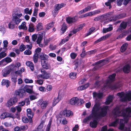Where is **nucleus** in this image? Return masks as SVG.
<instances>
[{"label":"nucleus","instance_id":"nucleus-50","mask_svg":"<svg viewBox=\"0 0 131 131\" xmlns=\"http://www.w3.org/2000/svg\"><path fill=\"white\" fill-rule=\"evenodd\" d=\"M129 33V31H126L123 32V33L120 35L118 37H121L122 38L124 36H125L128 34Z\"/></svg>","mask_w":131,"mask_h":131},{"label":"nucleus","instance_id":"nucleus-24","mask_svg":"<svg viewBox=\"0 0 131 131\" xmlns=\"http://www.w3.org/2000/svg\"><path fill=\"white\" fill-rule=\"evenodd\" d=\"M93 96L96 99L101 98L102 96V93H97L95 92L93 93Z\"/></svg>","mask_w":131,"mask_h":131},{"label":"nucleus","instance_id":"nucleus-12","mask_svg":"<svg viewBox=\"0 0 131 131\" xmlns=\"http://www.w3.org/2000/svg\"><path fill=\"white\" fill-rule=\"evenodd\" d=\"M9 117L14 118L15 116L13 114L7 112L3 113L0 116V118L1 119H4Z\"/></svg>","mask_w":131,"mask_h":131},{"label":"nucleus","instance_id":"nucleus-60","mask_svg":"<svg viewBox=\"0 0 131 131\" xmlns=\"http://www.w3.org/2000/svg\"><path fill=\"white\" fill-rule=\"evenodd\" d=\"M6 31V29L4 27L2 26H0V31L2 32L3 34H4Z\"/></svg>","mask_w":131,"mask_h":131},{"label":"nucleus","instance_id":"nucleus-38","mask_svg":"<svg viewBox=\"0 0 131 131\" xmlns=\"http://www.w3.org/2000/svg\"><path fill=\"white\" fill-rule=\"evenodd\" d=\"M109 36V35H107L105 36H103L101 37V38H100L97 40H96L95 42V43H97L99 42H100L102 41L103 40L105 39L106 38L108 37Z\"/></svg>","mask_w":131,"mask_h":131},{"label":"nucleus","instance_id":"nucleus-14","mask_svg":"<svg viewBox=\"0 0 131 131\" xmlns=\"http://www.w3.org/2000/svg\"><path fill=\"white\" fill-rule=\"evenodd\" d=\"M102 11V9H100L89 12L86 13V17L91 16L100 13Z\"/></svg>","mask_w":131,"mask_h":131},{"label":"nucleus","instance_id":"nucleus-17","mask_svg":"<svg viewBox=\"0 0 131 131\" xmlns=\"http://www.w3.org/2000/svg\"><path fill=\"white\" fill-rule=\"evenodd\" d=\"M66 20L68 23L70 24L75 22L77 20L74 17H68L67 18Z\"/></svg>","mask_w":131,"mask_h":131},{"label":"nucleus","instance_id":"nucleus-42","mask_svg":"<svg viewBox=\"0 0 131 131\" xmlns=\"http://www.w3.org/2000/svg\"><path fill=\"white\" fill-rule=\"evenodd\" d=\"M51 39L50 38H45L44 40V44L45 46L48 45V43L50 42Z\"/></svg>","mask_w":131,"mask_h":131},{"label":"nucleus","instance_id":"nucleus-56","mask_svg":"<svg viewBox=\"0 0 131 131\" xmlns=\"http://www.w3.org/2000/svg\"><path fill=\"white\" fill-rule=\"evenodd\" d=\"M38 90L42 92H45L46 91L45 87L43 86H41L39 87L38 88Z\"/></svg>","mask_w":131,"mask_h":131},{"label":"nucleus","instance_id":"nucleus-52","mask_svg":"<svg viewBox=\"0 0 131 131\" xmlns=\"http://www.w3.org/2000/svg\"><path fill=\"white\" fill-rule=\"evenodd\" d=\"M44 125V123L42 122L40 123L38 126L37 129L38 130H40L42 128Z\"/></svg>","mask_w":131,"mask_h":131},{"label":"nucleus","instance_id":"nucleus-7","mask_svg":"<svg viewBox=\"0 0 131 131\" xmlns=\"http://www.w3.org/2000/svg\"><path fill=\"white\" fill-rule=\"evenodd\" d=\"M12 59L9 57H6L0 61V67L5 66L8 63L12 62Z\"/></svg>","mask_w":131,"mask_h":131},{"label":"nucleus","instance_id":"nucleus-16","mask_svg":"<svg viewBox=\"0 0 131 131\" xmlns=\"http://www.w3.org/2000/svg\"><path fill=\"white\" fill-rule=\"evenodd\" d=\"M21 66V63H20L17 62L16 63L15 65H14V64H12L9 66L8 67H9L10 68L13 67V69L16 70L17 69V68L18 69Z\"/></svg>","mask_w":131,"mask_h":131},{"label":"nucleus","instance_id":"nucleus-21","mask_svg":"<svg viewBox=\"0 0 131 131\" xmlns=\"http://www.w3.org/2000/svg\"><path fill=\"white\" fill-rule=\"evenodd\" d=\"M33 86H29L26 85L25 86V88H26L25 91L27 92L31 93L32 92V88Z\"/></svg>","mask_w":131,"mask_h":131},{"label":"nucleus","instance_id":"nucleus-22","mask_svg":"<svg viewBox=\"0 0 131 131\" xmlns=\"http://www.w3.org/2000/svg\"><path fill=\"white\" fill-rule=\"evenodd\" d=\"M10 84V81L7 80H3L2 82V85H6L7 88L8 87Z\"/></svg>","mask_w":131,"mask_h":131},{"label":"nucleus","instance_id":"nucleus-19","mask_svg":"<svg viewBox=\"0 0 131 131\" xmlns=\"http://www.w3.org/2000/svg\"><path fill=\"white\" fill-rule=\"evenodd\" d=\"M10 72L9 70L8 69L7 67H6L2 71V74L4 77H6Z\"/></svg>","mask_w":131,"mask_h":131},{"label":"nucleus","instance_id":"nucleus-30","mask_svg":"<svg viewBox=\"0 0 131 131\" xmlns=\"http://www.w3.org/2000/svg\"><path fill=\"white\" fill-rule=\"evenodd\" d=\"M113 29V27L112 26L107 28H103V32L104 33H106L112 30Z\"/></svg>","mask_w":131,"mask_h":131},{"label":"nucleus","instance_id":"nucleus-59","mask_svg":"<svg viewBox=\"0 0 131 131\" xmlns=\"http://www.w3.org/2000/svg\"><path fill=\"white\" fill-rule=\"evenodd\" d=\"M25 81L26 83H32L33 82V81L32 79H26L25 80Z\"/></svg>","mask_w":131,"mask_h":131},{"label":"nucleus","instance_id":"nucleus-11","mask_svg":"<svg viewBox=\"0 0 131 131\" xmlns=\"http://www.w3.org/2000/svg\"><path fill=\"white\" fill-rule=\"evenodd\" d=\"M18 101V99L16 97H13L10 99L6 103V106L9 107L15 104Z\"/></svg>","mask_w":131,"mask_h":131},{"label":"nucleus","instance_id":"nucleus-29","mask_svg":"<svg viewBox=\"0 0 131 131\" xmlns=\"http://www.w3.org/2000/svg\"><path fill=\"white\" fill-rule=\"evenodd\" d=\"M113 99V96H109L106 99V101L105 102V104H109L111 102Z\"/></svg>","mask_w":131,"mask_h":131},{"label":"nucleus","instance_id":"nucleus-47","mask_svg":"<svg viewBox=\"0 0 131 131\" xmlns=\"http://www.w3.org/2000/svg\"><path fill=\"white\" fill-rule=\"evenodd\" d=\"M38 55L35 53L33 56V60L35 63H36L38 61Z\"/></svg>","mask_w":131,"mask_h":131},{"label":"nucleus","instance_id":"nucleus-63","mask_svg":"<svg viewBox=\"0 0 131 131\" xmlns=\"http://www.w3.org/2000/svg\"><path fill=\"white\" fill-rule=\"evenodd\" d=\"M23 122L24 123H27L28 122L29 120L28 119L25 117H23L22 118Z\"/></svg>","mask_w":131,"mask_h":131},{"label":"nucleus","instance_id":"nucleus-53","mask_svg":"<svg viewBox=\"0 0 131 131\" xmlns=\"http://www.w3.org/2000/svg\"><path fill=\"white\" fill-rule=\"evenodd\" d=\"M43 82V80H42L39 79L37 80L36 81V83L39 85H42Z\"/></svg>","mask_w":131,"mask_h":131},{"label":"nucleus","instance_id":"nucleus-31","mask_svg":"<svg viewBox=\"0 0 131 131\" xmlns=\"http://www.w3.org/2000/svg\"><path fill=\"white\" fill-rule=\"evenodd\" d=\"M130 70V66L129 65H126L123 68V71L126 73H129Z\"/></svg>","mask_w":131,"mask_h":131},{"label":"nucleus","instance_id":"nucleus-15","mask_svg":"<svg viewBox=\"0 0 131 131\" xmlns=\"http://www.w3.org/2000/svg\"><path fill=\"white\" fill-rule=\"evenodd\" d=\"M12 21L15 25H18L19 24L21 21V19L15 16H13Z\"/></svg>","mask_w":131,"mask_h":131},{"label":"nucleus","instance_id":"nucleus-35","mask_svg":"<svg viewBox=\"0 0 131 131\" xmlns=\"http://www.w3.org/2000/svg\"><path fill=\"white\" fill-rule=\"evenodd\" d=\"M97 122L96 121L94 120L93 121L90 122V126L93 128H95L96 127Z\"/></svg>","mask_w":131,"mask_h":131},{"label":"nucleus","instance_id":"nucleus-6","mask_svg":"<svg viewBox=\"0 0 131 131\" xmlns=\"http://www.w3.org/2000/svg\"><path fill=\"white\" fill-rule=\"evenodd\" d=\"M41 74H39L37 76V77L38 79L41 78L43 79L46 80L49 79L51 77L50 74L47 72L43 69L41 70Z\"/></svg>","mask_w":131,"mask_h":131},{"label":"nucleus","instance_id":"nucleus-33","mask_svg":"<svg viewBox=\"0 0 131 131\" xmlns=\"http://www.w3.org/2000/svg\"><path fill=\"white\" fill-rule=\"evenodd\" d=\"M24 12L26 14H28L30 15L32 12V9H29V8H26L24 9Z\"/></svg>","mask_w":131,"mask_h":131},{"label":"nucleus","instance_id":"nucleus-23","mask_svg":"<svg viewBox=\"0 0 131 131\" xmlns=\"http://www.w3.org/2000/svg\"><path fill=\"white\" fill-rule=\"evenodd\" d=\"M48 104V102L47 101H44L41 103V108L42 109L46 108Z\"/></svg>","mask_w":131,"mask_h":131},{"label":"nucleus","instance_id":"nucleus-45","mask_svg":"<svg viewBox=\"0 0 131 131\" xmlns=\"http://www.w3.org/2000/svg\"><path fill=\"white\" fill-rule=\"evenodd\" d=\"M76 73L72 72L70 74V77L71 79H74L76 78Z\"/></svg>","mask_w":131,"mask_h":131},{"label":"nucleus","instance_id":"nucleus-8","mask_svg":"<svg viewBox=\"0 0 131 131\" xmlns=\"http://www.w3.org/2000/svg\"><path fill=\"white\" fill-rule=\"evenodd\" d=\"M96 8V7L95 6V4L89 5L84 9L80 11L79 12V13L80 14L90 10L92 8V9H93L95 8Z\"/></svg>","mask_w":131,"mask_h":131},{"label":"nucleus","instance_id":"nucleus-4","mask_svg":"<svg viewBox=\"0 0 131 131\" xmlns=\"http://www.w3.org/2000/svg\"><path fill=\"white\" fill-rule=\"evenodd\" d=\"M118 124H119L120 125L119 129L121 130L124 129L125 131H130L129 128L124 127V125L123 119H117L115 121L110 124L109 126H110L115 127Z\"/></svg>","mask_w":131,"mask_h":131},{"label":"nucleus","instance_id":"nucleus-41","mask_svg":"<svg viewBox=\"0 0 131 131\" xmlns=\"http://www.w3.org/2000/svg\"><path fill=\"white\" fill-rule=\"evenodd\" d=\"M127 26V24L125 22H122L120 25V29H123L126 28Z\"/></svg>","mask_w":131,"mask_h":131},{"label":"nucleus","instance_id":"nucleus-37","mask_svg":"<svg viewBox=\"0 0 131 131\" xmlns=\"http://www.w3.org/2000/svg\"><path fill=\"white\" fill-rule=\"evenodd\" d=\"M41 64L42 67L46 69H48L50 68L49 66L45 63V61H44L43 62L41 61Z\"/></svg>","mask_w":131,"mask_h":131},{"label":"nucleus","instance_id":"nucleus-34","mask_svg":"<svg viewBox=\"0 0 131 131\" xmlns=\"http://www.w3.org/2000/svg\"><path fill=\"white\" fill-rule=\"evenodd\" d=\"M43 36L42 34H39L37 37V43H39L41 42V41L42 39Z\"/></svg>","mask_w":131,"mask_h":131},{"label":"nucleus","instance_id":"nucleus-20","mask_svg":"<svg viewBox=\"0 0 131 131\" xmlns=\"http://www.w3.org/2000/svg\"><path fill=\"white\" fill-rule=\"evenodd\" d=\"M26 64L27 66L30 67L31 70L33 71L34 69V65L32 62L30 61L26 62Z\"/></svg>","mask_w":131,"mask_h":131},{"label":"nucleus","instance_id":"nucleus-40","mask_svg":"<svg viewBox=\"0 0 131 131\" xmlns=\"http://www.w3.org/2000/svg\"><path fill=\"white\" fill-rule=\"evenodd\" d=\"M15 25L14 23L12 20L8 24L9 28L10 29H13Z\"/></svg>","mask_w":131,"mask_h":131},{"label":"nucleus","instance_id":"nucleus-62","mask_svg":"<svg viewBox=\"0 0 131 131\" xmlns=\"http://www.w3.org/2000/svg\"><path fill=\"white\" fill-rule=\"evenodd\" d=\"M6 56V54L4 52H1L0 53V59Z\"/></svg>","mask_w":131,"mask_h":131},{"label":"nucleus","instance_id":"nucleus-36","mask_svg":"<svg viewBox=\"0 0 131 131\" xmlns=\"http://www.w3.org/2000/svg\"><path fill=\"white\" fill-rule=\"evenodd\" d=\"M28 31L30 32H32L34 31V26L32 23H30L29 25Z\"/></svg>","mask_w":131,"mask_h":131},{"label":"nucleus","instance_id":"nucleus-46","mask_svg":"<svg viewBox=\"0 0 131 131\" xmlns=\"http://www.w3.org/2000/svg\"><path fill=\"white\" fill-rule=\"evenodd\" d=\"M52 122V120L51 119H50L49 121L48 124L47 125L46 131H49L51 125V124Z\"/></svg>","mask_w":131,"mask_h":131},{"label":"nucleus","instance_id":"nucleus-26","mask_svg":"<svg viewBox=\"0 0 131 131\" xmlns=\"http://www.w3.org/2000/svg\"><path fill=\"white\" fill-rule=\"evenodd\" d=\"M126 15L125 14H122L119 15L117 16H115V17H113L112 19L110 20V21L112 20H113V21H115L116 20L122 18L124 17Z\"/></svg>","mask_w":131,"mask_h":131},{"label":"nucleus","instance_id":"nucleus-25","mask_svg":"<svg viewBox=\"0 0 131 131\" xmlns=\"http://www.w3.org/2000/svg\"><path fill=\"white\" fill-rule=\"evenodd\" d=\"M89 86V84L88 83L84 85L78 87L77 88V90L79 91H81L84 90L88 88Z\"/></svg>","mask_w":131,"mask_h":131},{"label":"nucleus","instance_id":"nucleus-64","mask_svg":"<svg viewBox=\"0 0 131 131\" xmlns=\"http://www.w3.org/2000/svg\"><path fill=\"white\" fill-rule=\"evenodd\" d=\"M77 56V54L74 53L72 52V53L70 54V56L72 59H74L75 57H76Z\"/></svg>","mask_w":131,"mask_h":131},{"label":"nucleus","instance_id":"nucleus-3","mask_svg":"<svg viewBox=\"0 0 131 131\" xmlns=\"http://www.w3.org/2000/svg\"><path fill=\"white\" fill-rule=\"evenodd\" d=\"M116 74L114 73L112 75H110L108 77V81L107 82L106 85H105L103 88L104 90H105V89L109 88L112 90L118 88V87L117 86V84L112 85L111 82V81L114 80Z\"/></svg>","mask_w":131,"mask_h":131},{"label":"nucleus","instance_id":"nucleus-1","mask_svg":"<svg viewBox=\"0 0 131 131\" xmlns=\"http://www.w3.org/2000/svg\"><path fill=\"white\" fill-rule=\"evenodd\" d=\"M107 109V106H104L102 108L99 104L96 103L93 107L92 114L96 119H97L105 116Z\"/></svg>","mask_w":131,"mask_h":131},{"label":"nucleus","instance_id":"nucleus-13","mask_svg":"<svg viewBox=\"0 0 131 131\" xmlns=\"http://www.w3.org/2000/svg\"><path fill=\"white\" fill-rule=\"evenodd\" d=\"M79 99L77 97H74L69 100V103L72 105L79 104Z\"/></svg>","mask_w":131,"mask_h":131},{"label":"nucleus","instance_id":"nucleus-44","mask_svg":"<svg viewBox=\"0 0 131 131\" xmlns=\"http://www.w3.org/2000/svg\"><path fill=\"white\" fill-rule=\"evenodd\" d=\"M60 100L58 99V97L56 98H55L53 103V106H55Z\"/></svg>","mask_w":131,"mask_h":131},{"label":"nucleus","instance_id":"nucleus-43","mask_svg":"<svg viewBox=\"0 0 131 131\" xmlns=\"http://www.w3.org/2000/svg\"><path fill=\"white\" fill-rule=\"evenodd\" d=\"M67 29V27L66 25L65 24H63L61 29V30L62 31V33H64L65 32Z\"/></svg>","mask_w":131,"mask_h":131},{"label":"nucleus","instance_id":"nucleus-5","mask_svg":"<svg viewBox=\"0 0 131 131\" xmlns=\"http://www.w3.org/2000/svg\"><path fill=\"white\" fill-rule=\"evenodd\" d=\"M117 95L119 96L121 100L122 101L131 100V91L126 94H124L123 92L119 93L117 94Z\"/></svg>","mask_w":131,"mask_h":131},{"label":"nucleus","instance_id":"nucleus-57","mask_svg":"<svg viewBox=\"0 0 131 131\" xmlns=\"http://www.w3.org/2000/svg\"><path fill=\"white\" fill-rule=\"evenodd\" d=\"M38 8L37 7H35L33 15V16H37V13L38 12Z\"/></svg>","mask_w":131,"mask_h":131},{"label":"nucleus","instance_id":"nucleus-10","mask_svg":"<svg viewBox=\"0 0 131 131\" xmlns=\"http://www.w3.org/2000/svg\"><path fill=\"white\" fill-rule=\"evenodd\" d=\"M57 119L58 121L63 125L67 124L68 122V121L64 117L59 114L57 115Z\"/></svg>","mask_w":131,"mask_h":131},{"label":"nucleus","instance_id":"nucleus-54","mask_svg":"<svg viewBox=\"0 0 131 131\" xmlns=\"http://www.w3.org/2000/svg\"><path fill=\"white\" fill-rule=\"evenodd\" d=\"M25 49V46L23 44L21 45L19 47V50L20 51H23Z\"/></svg>","mask_w":131,"mask_h":131},{"label":"nucleus","instance_id":"nucleus-51","mask_svg":"<svg viewBox=\"0 0 131 131\" xmlns=\"http://www.w3.org/2000/svg\"><path fill=\"white\" fill-rule=\"evenodd\" d=\"M36 95L37 94H35L34 95H32L30 96L29 98L30 100L32 101L37 99Z\"/></svg>","mask_w":131,"mask_h":131},{"label":"nucleus","instance_id":"nucleus-55","mask_svg":"<svg viewBox=\"0 0 131 131\" xmlns=\"http://www.w3.org/2000/svg\"><path fill=\"white\" fill-rule=\"evenodd\" d=\"M65 96V94L64 93H62L60 94H59L58 97V99H59L60 100H61Z\"/></svg>","mask_w":131,"mask_h":131},{"label":"nucleus","instance_id":"nucleus-58","mask_svg":"<svg viewBox=\"0 0 131 131\" xmlns=\"http://www.w3.org/2000/svg\"><path fill=\"white\" fill-rule=\"evenodd\" d=\"M91 119V117L90 116L86 117L83 119V123H86L87 122L89 121Z\"/></svg>","mask_w":131,"mask_h":131},{"label":"nucleus","instance_id":"nucleus-28","mask_svg":"<svg viewBox=\"0 0 131 131\" xmlns=\"http://www.w3.org/2000/svg\"><path fill=\"white\" fill-rule=\"evenodd\" d=\"M18 28L19 29L27 30V28L26 25V22H23L21 25L19 26Z\"/></svg>","mask_w":131,"mask_h":131},{"label":"nucleus","instance_id":"nucleus-9","mask_svg":"<svg viewBox=\"0 0 131 131\" xmlns=\"http://www.w3.org/2000/svg\"><path fill=\"white\" fill-rule=\"evenodd\" d=\"M59 114L63 116L69 117L71 115H72L73 114V113L70 110L65 109L61 111Z\"/></svg>","mask_w":131,"mask_h":131},{"label":"nucleus","instance_id":"nucleus-48","mask_svg":"<svg viewBox=\"0 0 131 131\" xmlns=\"http://www.w3.org/2000/svg\"><path fill=\"white\" fill-rule=\"evenodd\" d=\"M53 23H49L46 25V29L47 30L50 29L53 26Z\"/></svg>","mask_w":131,"mask_h":131},{"label":"nucleus","instance_id":"nucleus-61","mask_svg":"<svg viewBox=\"0 0 131 131\" xmlns=\"http://www.w3.org/2000/svg\"><path fill=\"white\" fill-rule=\"evenodd\" d=\"M85 25V24L83 23L79 25L77 28L78 29L79 31L82 29L83 28Z\"/></svg>","mask_w":131,"mask_h":131},{"label":"nucleus","instance_id":"nucleus-32","mask_svg":"<svg viewBox=\"0 0 131 131\" xmlns=\"http://www.w3.org/2000/svg\"><path fill=\"white\" fill-rule=\"evenodd\" d=\"M36 30L37 31H40L43 29V24L41 23H38L36 26Z\"/></svg>","mask_w":131,"mask_h":131},{"label":"nucleus","instance_id":"nucleus-39","mask_svg":"<svg viewBox=\"0 0 131 131\" xmlns=\"http://www.w3.org/2000/svg\"><path fill=\"white\" fill-rule=\"evenodd\" d=\"M128 44L127 43H124L121 47V52H123L126 49Z\"/></svg>","mask_w":131,"mask_h":131},{"label":"nucleus","instance_id":"nucleus-27","mask_svg":"<svg viewBox=\"0 0 131 131\" xmlns=\"http://www.w3.org/2000/svg\"><path fill=\"white\" fill-rule=\"evenodd\" d=\"M27 115L29 119H31L33 116V113H32L30 109L27 110Z\"/></svg>","mask_w":131,"mask_h":131},{"label":"nucleus","instance_id":"nucleus-49","mask_svg":"<svg viewBox=\"0 0 131 131\" xmlns=\"http://www.w3.org/2000/svg\"><path fill=\"white\" fill-rule=\"evenodd\" d=\"M95 28L94 27H92L89 30V32L87 33L86 36H88L90 35L95 30Z\"/></svg>","mask_w":131,"mask_h":131},{"label":"nucleus","instance_id":"nucleus-18","mask_svg":"<svg viewBox=\"0 0 131 131\" xmlns=\"http://www.w3.org/2000/svg\"><path fill=\"white\" fill-rule=\"evenodd\" d=\"M48 57V56L43 53H41L39 55V58L43 60H47Z\"/></svg>","mask_w":131,"mask_h":131},{"label":"nucleus","instance_id":"nucleus-2","mask_svg":"<svg viewBox=\"0 0 131 131\" xmlns=\"http://www.w3.org/2000/svg\"><path fill=\"white\" fill-rule=\"evenodd\" d=\"M113 113L114 116H123L125 122H127L129 118L131 117V110L128 107L126 109H123L120 111L119 108L118 107L115 108L113 111Z\"/></svg>","mask_w":131,"mask_h":131}]
</instances>
